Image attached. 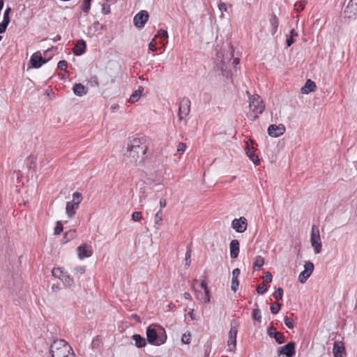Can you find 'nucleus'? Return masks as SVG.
I'll return each instance as SVG.
<instances>
[{
    "label": "nucleus",
    "instance_id": "22",
    "mask_svg": "<svg viewBox=\"0 0 357 357\" xmlns=\"http://www.w3.org/2000/svg\"><path fill=\"white\" fill-rule=\"evenodd\" d=\"M230 256L232 259H236L239 254V241L236 239H233L229 244Z\"/></svg>",
    "mask_w": 357,
    "mask_h": 357
},
{
    "label": "nucleus",
    "instance_id": "62",
    "mask_svg": "<svg viewBox=\"0 0 357 357\" xmlns=\"http://www.w3.org/2000/svg\"><path fill=\"white\" fill-rule=\"evenodd\" d=\"M131 317H132V319L135 320L137 322H140L141 321L139 316H138L137 314H132L131 315Z\"/></svg>",
    "mask_w": 357,
    "mask_h": 357
},
{
    "label": "nucleus",
    "instance_id": "49",
    "mask_svg": "<svg viewBox=\"0 0 357 357\" xmlns=\"http://www.w3.org/2000/svg\"><path fill=\"white\" fill-rule=\"evenodd\" d=\"M155 46H156V41H155V37L149 43V50L151 52H155L157 50Z\"/></svg>",
    "mask_w": 357,
    "mask_h": 357
},
{
    "label": "nucleus",
    "instance_id": "51",
    "mask_svg": "<svg viewBox=\"0 0 357 357\" xmlns=\"http://www.w3.org/2000/svg\"><path fill=\"white\" fill-rule=\"evenodd\" d=\"M190 333H184L183 335H182V337H181V341L184 344H189L190 342Z\"/></svg>",
    "mask_w": 357,
    "mask_h": 357
},
{
    "label": "nucleus",
    "instance_id": "59",
    "mask_svg": "<svg viewBox=\"0 0 357 357\" xmlns=\"http://www.w3.org/2000/svg\"><path fill=\"white\" fill-rule=\"evenodd\" d=\"M93 28L95 29L96 31H97L99 29H102L103 28V26L102 25H100V24L99 23L98 21H96L93 23Z\"/></svg>",
    "mask_w": 357,
    "mask_h": 357
},
{
    "label": "nucleus",
    "instance_id": "16",
    "mask_svg": "<svg viewBox=\"0 0 357 357\" xmlns=\"http://www.w3.org/2000/svg\"><path fill=\"white\" fill-rule=\"evenodd\" d=\"M285 127L282 124L271 125L268 128V133L271 137H278L283 135L285 132Z\"/></svg>",
    "mask_w": 357,
    "mask_h": 357
},
{
    "label": "nucleus",
    "instance_id": "40",
    "mask_svg": "<svg viewBox=\"0 0 357 357\" xmlns=\"http://www.w3.org/2000/svg\"><path fill=\"white\" fill-rule=\"evenodd\" d=\"M283 296V289L281 287L278 288L273 293V297L277 300H282Z\"/></svg>",
    "mask_w": 357,
    "mask_h": 357
},
{
    "label": "nucleus",
    "instance_id": "39",
    "mask_svg": "<svg viewBox=\"0 0 357 357\" xmlns=\"http://www.w3.org/2000/svg\"><path fill=\"white\" fill-rule=\"evenodd\" d=\"M281 309V304L279 303L278 302H275L270 307V310L271 312L274 314H276L279 312V311Z\"/></svg>",
    "mask_w": 357,
    "mask_h": 357
},
{
    "label": "nucleus",
    "instance_id": "28",
    "mask_svg": "<svg viewBox=\"0 0 357 357\" xmlns=\"http://www.w3.org/2000/svg\"><path fill=\"white\" fill-rule=\"evenodd\" d=\"M144 91V88L142 86H139L138 89L135 91L130 96L129 98V102L134 103L137 102L142 96V93Z\"/></svg>",
    "mask_w": 357,
    "mask_h": 357
},
{
    "label": "nucleus",
    "instance_id": "18",
    "mask_svg": "<svg viewBox=\"0 0 357 357\" xmlns=\"http://www.w3.org/2000/svg\"><path fill=\"white\" fill-rule=\"evenodd\" d=\"M333 352L334 357H344L346 350L344 343L341 341H335L333 344Z\"/></svg>",
    "mask_w": 357,
    "mask_h": 357
},
{
    "label": "nucleus",
    "instance_id": "12",
    "mask_svg": "<svg viewBox=\"0 0 357 357\" xmlns=\"http://www.w3.org/2000/svg\"><path fill=\"white\" fill-rule=\"evenodd\" d=\"M231 227L238 233L244 232L248 227L247 219L245 217L235 218L231 222Z\"/></svg>",
    "mask_w": 357,
    "mask_h": 357
},
{
    "label": "nucleus",
    "instance_id": "45",
    "mask_svg": "<svg viewBox=\"0 0 357 357\" xmlns=\"http://www.w3.org/2000/svg\"><path fill=\"white\" fill-rule=\"evenodd\" d=\"M186 144L185 143H183V142H180L178 143V144L177 145V153L178 154H183L185 151L186 150Z\"/></svg>",
    "mask_w": 357,
    "mask_h": 357
},
{
    "label": "nucleus",
    "instance_id": "32",
    "mask_svg": "<svg viewBox=\"0 0 357 357\" xmlns=\"http://www.w3.org/2000/svg\"><path fill=\"white\" fill-rule=\"evenodd\" d=\"M297 36H298L297 32L294 29H292L290 31L289 36L286 40V44L287 45V47H290L294 43V38L297 37Z\"/></svg>",
    "mask_w": 357,
    "mask_h": 357
},
{
    "label": "nucleus",
    "instance_id": "2",
    "mask_svg": "<svg viewBox=\"0 0 357 357\" xmlns=\"http://www.w3.org/2000/svg\"><path fill=\"white\" fill-rule=\"evenodd\" d=\"M216 56L215 62L218 68H219L224 77L228 78L231 76V68H236L239 63L238 58H233V49L230 44H226L220 47L217 45L215 48Z\"/></svg>",
    "mask_w": 357,
    "mask_h": 357
},
{
    "label": "nucleus",
    "instance_id": "48",
    "mask_svg": "<svg viewBox=\"0 0 357 357\" xmlns=\"http://www.w3.org/2000/svg\"><path fill=\"white\" fill-rule=\"evenodd\" d=\"M57 67L61 70H65L68 67V63L65 60L59 61Z\"/></svg>",
    "mask_w": 357,
    "mask_h": 357
},
{
    "label": "nucleus",
    "instance_id": "20",
    "mask_svg": "<svg viewBox=\"0 0 357 357\" xmlns=\"http://www.w3.org/2000/svg\"><path fill=\"white\" fill-rule=\"evenodd\" d=\"M86 48V42L84 40L80 39L77 42L73 50V52L75 55L80 56L85 52Z\"/></svg>",
    "mask_w": 357,
    "mask_h": 357
},
{
    "label": "nucleus",
    "instance_id": "17",
    "mask_svg": "<svg viewBox=\"0 0 357 357\" xmlns=\"http://www.w3.org/2000/svg\"><path fill=\"white\" fill-rule=\"evenodd\" d=\"M77 252L79 259L89 257L92 255L93 251L91 247L84 243L77 248Z\"/></svg>",
    "mask_w": 357,
    "mask_h": 357
},
{
    "label": "nucleus",
    "instance_id": "15",
    "mask_svg": "<svg viewBox=\"0 0 357 357\" xmlns=\"http://www.w3.org/2000/svg\"><path fill=\"white\" fill-rule=\"evenodd\" d=\"M346 17L352 18L357 16V0H350L344 10Z\"/></svg>",
    "mask_w": 357,
    "mask_h": 357
},
{
    "label": "nucleus",
    "instance_id": "33",
    "mask_svg": "<svg viewBox=\"0 0 357 357\" xmlns=\"http://www.w3.org/2000/svg\"><path fill=\"white\" fill-rule=\"evenodd\" d=\"M82 200V195L80 192H75L73 194V200L70 202L75 205L79 206Z\"/></svg>",
    "mask_w": 357,
    "mask_h": 357
},
{
    "label": "nucleus",
    "instance_id": "19",
    "mask_svg": "<svg viewBox=\"0 0 357 357\" xmlns=\"http://www.w3.org/2000/svg\"><path fill=\"white\" fill-rule=\"evenodd\" d=\"M47 61L45 59H44L40 54L38 52L34 53L30 59L31 64L33 68H38L43 64L45 63Z\"/></svg>",
    "mask_w": 357,
    "mask_h": 357
},
{
    "label": "nucleus",
    "instance_id": "13",
    "mask_svg": "<svg viewBox=\"0 0 357 357\" xmlns=\"http://www.w3.org/2000/svg\"><path fill=\"white\" fill-rule=\"evenodd\" d=\"M305 270L303 271L298 276V280L301 283H305L312 275L314 270V264L311 261L305 262L304 265Z\"/></svg>",
    "mask_w": 357,
    "mask_h": 357
},
{
    "label": "nucleus",
    "instance_id": "41",
    "mask_svg": "<svg viewBox=\"0 0 357 357\" xmlns=\"http://www.w3.org/2000/svg\"><path fill=\"white\" fill-rule=\"evenodd\" d=\"M161 209H160L155 215L154 217V222L155 225L160 226L162 224V216L160 215L161 213Z\"/></svg>",
    "mask_w": 357,
    "mask_h": 357
},
{
    "label": "nucleus",
    "instance_id": "1",
    "mask_svg": "<svg viewBox=\"0 0 357 357\" xmlns=\"http://www.w3.org/2000/svg\"><path fill=\"white\" fill-rule=\"evenodd\" d=\"M148 140L145 137H135L128 143L126 162L127 165L139 166L146 161L148 158Z\"/></svg>",
    "mask_w": 357,
    "mask_h": 357
},
{
    "label": "nucleus",
    "instance_id": "3",
    "mask_svg": "<svg viewBox=\"0 0 357 357\" xmlns=\"http://www.w3.org/2000/svg\"><path fill=\"white\" fill-rule=\"evenodd\" d=\"M146 337L149 343L155 346H160L167 340L165 329L158 324H151L147 327Z\"/></svg>",
    "mask_w": 357,
    "mask_h": 357
},
{
    "label": "nucleus",
    "instance_id": "26",
    "mask_svg": "<svg viewBox=\"0 0 357 357\" xmlns=\"http://www.w3.org/2000/svg\"><path fill=\"white\" fill-rule=\"evenodd\" d=\"M132 338L135 341V347L137 348H142L146 345V340L145 338L139 334L133 335Z\"/></svg>",
    "mask_w": 357,
    "mask_h": 357
},
{
    "label": "nucleus",
    "instance_id": "63",
    "mask_svg": "<svg viewBox=\"0 0 357 357\" xmlns=\"http://www.w3.org/2000/svg\"><path fill=\"white\" fill-rule=\"evenodd\" d=\"M183 296H184V298L186 300H191L192 299V296H191L190 294L188 293V292H185L184 294H183Z\"/></svg>",
    "mask_w": 357,
    "mask_h": 357
},
{
    "label": "nucleus",
    "instance_id": "58",
    "mask_svg": "<svg viewBox=\"0 0 357 357\" xmlns=\"http://www.w3.org/2000/svg\"><path fill=\"white\" fill-rule=\"evenodd\" d=\"M75 271L83 274L85 272V268L83 266H79L75 268Z\"/></svg>",
    "mask_w": 357,
    "mask_h": 357
},
{
    "label": "nucleus",
    "instance_id": "34",
    "mask_svg": "<svg viewBox=\"0 0 357 357\" xmlns=\"http://www.w3.org/2000/svg\"><path fill=\"white\" fill-rule=\"evenodd\" d=\"M307 3V0H300L298 1H296L294 4V9L297 12H301L304 9Z\"/></svg>",
    "mask_w": 357,
    "mask_h": 357
},
{
    "label": "nucleus",
    "instance_id": "5",
    "mask_svg": "<svg viewBox=\"0 0 357 357\" xmlns=\"http://www.w3.org/2000/svg\"><path fill=\"white\" fill-rule=\"evenodd\" d=\"M246 94L249 98V107L251 111V113L248 114V118L255 121L258 115L262 114L264 111L265 105L259 95H251L248 91H246Z\"/></svg>",
    "mask_w": 357,
    "mask_h": 357
},
{
    "label": "nucleus",
    "instance_id": "30",
    "mask_svg": "<svg viewBox=\"0 0 357 357\" xmlns=\"http://www.w3.org/2000/svg\"><path fill=\"white\" fill-rule=\"evenodd\" d=\"M270 23L272 26L271 33L272 34H275L278 30V26H279V20L278 18L276 17L275 14L272 15V17L270 19Z\"/></svg>",
    "mask_w": 357,
    "mask_h": 357
},
{
    "label": "nucleus",
    "instance_id": "56",
    "mask_svg": "<svg viewBox=\"0 0 357 357\" xmlns=\"http://www.w3.org/2000/svg\"><path fill=\"white\" fill-rule=\"evenodd\" d=\"M274 332H277L275 327L271 326L268 328L267 333L271 337H273Z\"/></svg>",
    "mask_w": 357,
    "mask_h": 357
},
{
    "label": "nucleus",
    "instance_id": "57",
    "mask_svg": "<svg viewBox=\"0 0 357 357\" xmlns=\"http://www.w3.org/2000/svg\"><path fill=\"white\" fill-rule=\"evenodd\" d=\"M218 8L222 13H223L224 11H227V5L223 2H220L218 4ZM222 15H223V13H222Z\"/></svg>",
    "mask_w": 357,
    "mask_h": 357
},
{
    "label": "nucleus",
    "instance_id": "54",
    "mask_svg": "<svg viewBox=\"0 0 357 357\" xmlns=\"http://www.w3.org/2000/svg\"><path fill=\"white\" fill-rule=\"evenodd\" d=\"M10 11V8H8L5 12H4V14H3V21L7 22V23H10V17H9V13Z\"/></svg>",
    "mask_w": 357,
    "mask_h": 357
},
{
    "label": "nucleus",
    "instance_id": "50",
    "mask_svg": "<svg viewBox=\"0 0 357 357\" xmlns=\"http://www.w3.org/2000/svg\"><path fill=\"white\" fill-rule=\"evenodd\" d=\"M156 37H160L162 38H168V33L166 30L164 29H160L158 32V34L155 36Z\"/></svg>",
    "mask_w": 357,
    "mask_h": 357
},
{
    "label": "nucleus",
    "instance_id": "29",
    "mask_svg": "<svg viewBox=\"0 0 357 357\" xmlns=\"http://www.w3.org/2000/svg\"><path fill=\"white\" fill-rule=\"evenodd\" d=\"M77 236V231L75 229H70L65 232L63 236V243H67Z\"/></svg>",
    "mask_w": 357,
    "mask_h": 357
},
{
    "label": "nucleus",
    "instance_id": "47",
    "mask_svg": "<svg viewBox=\"0 0 357 357\" xmlns=\"http://www.w3.org/2000/svg\"><path fill=\"white\" fill-rule=\"evenodd\" d=\"M256 290L258 294H263L266 291L267 288L264 283H261L257 287Z\"/></svg>",
    "mask_w": 357,
    "mask_h": 357
},
{
    "label": "nucleus",
    "instance_id": "44",
    "mask_svg": "<svg viewBox=\"0 0 357 357\" xmlns=\"http://www.w3.org/2000/svg\"><path fill=\"white\" fill-rule=\"evenodd\" d=\"M190 257H191V249L190 248H188L187 250V252L185 253V265L188 267L190 265V263H191Z\"/></svg>",
    "mask_w": 357,
    "mask_h": 357
},
{
    "label": "nucleus",
    "instance_id": "8",
    "mask_svg": "<svg viewBox=\"0 0 357 357\" xmlns=\"http://www.w3.org/2000/svg\"><path fill=\"white\" fill-rule=\"evenodd\" d=\"M191 102L188 98H183L179 102L178 108V119L181 121L184 117L187 116L190 112Z\"/></svg>",
    "mask_w": 357,
    "mask_h": 357
},
{
    "label": "nucleus",
    "instance_id": "31",
    "mask_svg": "<svg viewBox=\"0 0 357 357\" xmlns=\"http://www.w3.org/2000/svg\"><path fill=\"white\" fill-rule=\"evenodd\" d=\"M264 264V259L261 256H257L254 262L253 268L255 271L260 269Z\"/></svg>",
    "mask_w": 357,
    "mask_h": 357
},
{
    "label": "nucleus",
    "instance_id": "14",
    "mask_svg": "<svg viewBox=\"0 0 357 357\" xmlns=\"http://www.w3.org/2000/svg\"><path fill=\"white\" fill-rule=\"evenodd\" d=\"M149 20V13L146 10H141L138 13L133 19V22L135 26L142 28Z\"/></svg>",
    "mask_w": 357,
    "mask_h": 357
},
{
    "label": "nucleus",
    "instance_id": "55",
    "mask_svg": "<svg viewBox=\"0 0 357 357\" xmlns=\"http://www.w3.org/2000/svg\"><path fill=\"white\" fill-rule=\"evenodd\" d=\"M9 23H7L4 21H2L1 23H0V33H3L6 30V28L8 26Z\"/></svg>",
    "mask_w": 357,
    "mask_h": 357
},
{
    "label": "nucleus",
    "instance_id": "7",
    "mask_svg": "<svg viewBox=\"0 0 357 357\" xmlns=\"http://www.w3.org/2000/svg\"><path fill=\"white\" fill-rule=\"evenodd\" d=\"M52 275L60 279L64 284L71 286L73 283V279L64 271L63 268H54L52 271Z\"/></svg>",
    "mask_w": 357,
    "mask_h": 357
},
{
    "label": "nucleus",
    "instance_id": "38",
    "mask_svg": "<svg viewBox=\"0 0 357 357\" xmlns=\"http://www.w3.org/2000/svg\"><path fill=\"white\" fill-rule=\"evenodd\" d=\"M63 230V224L61 221H57L56 223V226L54 229V235H59L60 234Z\"/></svg>",
    "mask_w": 357,
    "mask_h": 357
},
{
    "label": "nucleus",
    "instance_id": "52",
    "mask_svg": "<svg viewBox=\"0 0 357 357\" xmlns=\"http://www.w3.org/2000/svg\"><path fill=\"white\" fill-rule=\"evenodd\" d=\"M263 279L267 283L271 282L273 276H272L271 273L268 271L264 273V275L263 276Z\"/></svg>",
    "mask_w": 357,
    "mask_h": 357
},
{
    "label": "nucleus",
    "instance_id": "6",
    "mask_svg": "<svg viewBox=\"0 0 357 357\" xmlns=\"http://www.w3.org/2000/svg\"><path fill=\"white\" fill-rule=\"evenodd\" d=\"M310 242L312 246L314 248L316 254H319L321 250V243L319 235V228L316 225H312L310 234Z\"/></svg>",
    "mask_w": 357,
    "mask_h": 357
},
{
    "label": "nucleus",
    "instance_id": "9",
    "mask_svg": "<svg viewBox=\"0 0 357 357\" xmlns=\"http://www.w3.org/2000/svg\"><path fill=\"white\" fill-rule=\"evenodd\" d=\"M237 333V325L235 321H233L231 324V328L229 332V339L227 340V346L229 347V350L231 351L236 349Z\"/></svg>",
    "mask_w": 357,
    "mask_h": 357
},
{
    "label": "nucleus",
    "instance_id": "43",
    "mask_svg": "<svg viewBox=\"0 0 357 357\" xmlns=\"http://www.w3.org/2000/svg\"><path fill=\"white\" fill-rule=\"evenodd\" d=\"M27 161L29 162L27 165L29 169H32L36 167V158L34 156H29L27 158Z\"/></svg>",
    "mask_w": 357,
    "mask_h": 357
},
{
    "label": "nucleus",
    "instance_id": "23",
    "mask_svg": "<svg viewBox=\"0 0 357 357\" xmlns=\"http://www.w3.org/2000/svg\"><path fill=\"white\" fill-rule=\"evenodd\" d=\"M240 269L236 268H234L232 271V280H231V289L233 291L236 292L238 289L239 282H238V277L240 275Z\"/></svg>",
    "mask_w": 357,
    "mask_h": 357
},
{
    "label": "nucleus",
    "instance_id": "60",
    "mask_svg": "<svg viewBox=\"0 0 357 357\" xmlns=\"http://www.w3.org/2000/svg\"><path fill=\"white\" fill-rule=\"evenodd\" d=\"M201 287L204 291H209L208 289L207 283L204 280H203L201 282Z\"/></svg>",
    "mask_w": 357,
    "mask_h": 357
},
{
    "label": "nucleus",
    "instance_id": "21",
    "mask_svg": "<svg viewBox=\"0 0 357 357\" xmlns=\"http://www.w3.org/2000/svg\"><path fill=\"white\" fill-rule=\"evenodd\" d=\"M196 298L197 299L203 303H208L210 302L211 296L209 291H204V290H196Z\"/></svg>",
    "mask_w": 357,
    "mask_h": 357
},
{
    "label": "nucleus",
    "instance_id": "27",
    "mask_svg": "<svg viewBox=\"0 0 357 357\" xmlns=\"http://www.w3.org/2000/svg\"><path fill=\"white\" fill-rule=\"evenodd\" d=\"M73 89L74 93L78 96H82L87 93L85 86L81 83L75 84Z\"/></svg>",
    "mask_w": 357,
    "mask_h": 357
},
{
    "label": "nucleus",
    "instance_id": "36",
    "mask_svg": "<svg viewBox=\"0 0 357 357\" xmlns=\"http://www.w3.org/2000/svg\"><path fill=\"white\" fill-rule=\"evenodd\" d=\"M91 1V0H84L81 5V9L86 15H87L90 10Z\"/></svg>",
    "mask_w": 357,
    "mask_h": 357
},
{
    "label": "nucleus",
    "instance_id": "24",
    "mask_svg": "<svg viewBox=\"0 0 357 357\" xmlns=\"http://www.w3.org/2000/svg\"><path fill=\"white\" fill-rule=\"evenodd\" d=\"M315 89V83L311 79H307L305 85L301 88V92L303 94H308L309 93L314 91Z\"/></svg>",
    "mask_w": 357,
    "mask_h": 357
},
{
    "label": "nucleus",
    "instance_id": "37",
    "mask_svg": "<svg viewBox=\"0 0 357 357\" xmlns=\"http://www.w3.org/2000/svg\"><path fill=\"white\" fill-rule=\"evenodd\" d=\"M273 337L278 344H282L284 342V336L282 333L274 332Z\"/></svg>",
    "mask_w": 357,
    "mask_h": 357
},
{
    "label": "nucleus",
    "instance_id": "10",
    "mask_svg": "<svg viewBox=\"0 0 357 357\" xmlns=\"http://www.w3.org/2000/svg\"><path fill=\"white\" fill-rule=\"evenodd\" d=\"M255 143L253 140L250 139L246 142L245 153L247 156L253 162L255 165H259L260 160L259 157L255 153Z\"/></svg>",
    "mask_w": 357,
    "mask_h": 357
},
{
    "label": "nucleus",
    "instance_id": "11",
    "mask_svg": "<svg viewBox=\"0 0 357 357\" xmlns=\"http://www.w3.org/2000/svg\"><path fill=\"white\" fill-rule=\"evenodd\" d=\"M295 343L294 342H290L280 347L278 351L279 357H292L295 355Z\"/></svg>",
    "mask_w": 357,
    "mask_h": 357
},
{
    "label": "nucleus",
    "instance_id": "64",
    "mask_svg": "<svg viewBox=\"0 0 357 357\" xmlns=\"http://www.w3.org/2000/svg\"><path fill=\"white\" fill-rule=\"evenodd\" d=\"M61 36L58 34V35H56V36L52 39V40H53L54 42H56V41L60 40H61Z\"/></svg>",
    "mask_w": 357,
    "mask_h": 357
},
{
    "label": "nucleus",
    "instance_id": "61",
    "mask_svg": "<svg viewBox=\"0 0 357 357\" xmlns=\"http://www.w3.org/2000/svg\"><path fill=\"white\" fill-rule=\"evenodd\" d=\"M167 205V202H166V200L163 198H161L160 199V209L162 210L163 208H165Z\"/></svg>",
    "mask_w": 357,
    "mask_h": 357
},
{
    "label": "nucleus",
    "instance_id": "25",
    "mask_svg": "<svg viewBox=\"0 0 357 357\" xmlns=\"http://www.w3.org/2000/svg\"><path fill=\"white\" fill-rule=\"evenodd\" d=\"M79 206L75 205V204L68 202L66 203V212L69 218H73L75 215V211L78 208Z\"/></svg>",
    "mask_w": 357,
    "mask_h": 357
},
{
    "label": "nucleus",
    "instance_id": "53",
    "mask_svg": "<svg viewBox=\"0 0 357 357\" xmlns=\"http://www.w3.org/2000/svg\"><path fill=\"white\" fill-rule=\"evenodd\" d=\"M102 13L105 15L110 13V6L107 3H103L102 5Z\"/></svg>",
    "mask_w": 357,
    "mask_h": 357
},
{
    "label": "nucleus",
    "instance_id": "46",
    "mask_svg": "<svg viewBox=\"0 0 357 357\" xmlns=\"http://www.w3.org/2000/svg\"><path fill=\"white\" fill-rule=\"evenodd\" d=\"M142 218V213L139 211H135L132 214V219L135 222L140 221Z\"/></svg>",
    "mask_w": 357,
    "mask_h": 357
},
{
    "label": "nucleus",
    "instance_id": "4",
    "mask_svg": "<svg viewBox=\"0 0 357 357\" xmlns=\"http://www.w3.org/2000/svg\"><path fill=\"white\" fill-rule=\"evenodd\" d=\"M51 357H70L74 355L72 347L63 340H54L50 345Z\"/></svg>",
    "mask_w": 357,
    "mask_h": 357
},
{
    "label": "nucleus",
    "instance_id": "35",
    "mask_svg": "<svg viewBox=\"0 0 357 357\" xmlns=\"http://www.w3.org/2000/svg\"><path fill=\"white\" fill-rule=\"evenodd\" d=\"M252 317L254 320L257 321L258 323L261 322V310L258 307L253 309L252 313Z\"/></svg>",
    "mask_w": 357,
    "mask_h": 357
},
{
    "label": "nucleus",
    "instance_id": "42",
    "mask_svg": "<svg viewBox=\"0 0 357 357\" xmlns=\"http://www.w3.org/2000/svg\"><path fill=\"white\" fill-rule=\"evenodd\" d=\"M284 324L286 326L290 329L293 328L294 327V321L292 318L289 317H284Z\"/></svg>",
    "mask_w": 357,
    "mask_h": 357
}]
</instances>
